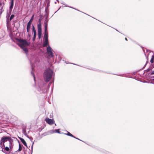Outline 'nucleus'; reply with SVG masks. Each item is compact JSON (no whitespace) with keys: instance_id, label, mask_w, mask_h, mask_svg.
<instances>
[{"instance_id":"f257e3e1","label":"nucleus","mask_w":154,"mask_h":154,"mask_svg":"<svg viewBox=\"0 0 154 154\" xmlns=\"http://www.w3.org/2000/svg\"><path fill=\"white\" fill-rule=\"evenodd\" d=\"M53 73V71L49 68L45 70L44 73V79L45 82H48L49 81L51 78Z\"/></svg>"},{"instance_id":"f03ea898","label":"nucleus","mask_w":154,"mask_h":154,"mask_svg":"<svg viewBox=\"0 0 154 154\" xmlns=\"http://www.w3.org/2000/svg\"><path fill=\"white\" fill-rule=\"evenodd\" d=\"M3 147H4V150H2L4 152H5L4 151L5 150L6 151H11L13 147L12 140L9 142L5 143V146H2L1 147L3 149Z\"/></svg>"},{"instance_id":"7ed1b4c3","label":"nucleus","mask_w":154,"mask_h":154,"mask_svg":"<svg viewBox=\"0 0 154 154\" xmlns=\"http://www.w3.org/2000/svg\"><path fill=\"white\" fill-rule=\"evenodd\" d=\"M12 139L10 137L4 136L1 139L0 141V144L1 146L3 144L2 146H5V143H7V142L8 141L9 142L12 141Z\"/></svg>"},{"instance_id":"20e7f679","label":"nucleus","mask_w":154,"mask_h":154,"mask_svg":"<svg viewBox=\"0 0 154 154\" xmlns=\"http://www.w3.org/2000/svg\"><path fill=\"white\" fill-rule=\"evenodd\" d=\"M18 42L19 43L18 45L21 48H24L26 46H28L29 44L25 40L20 39H18Z\"/></svg>"},{"instance_id":"39448f33","label":"nucleus","mask_w":154,"mask_h":154,"mask_svg":"<svg viewBox=\"0 0 154 154\" xmlns=\"http://www.w3.org/2000/svg\"><path fill=\"white\" fill-rule=\"evenodd\" d=\"M47 22L48 21L45 22V33L44 35V38L45 39V40H48V32L47 30Z\"/></svg>"},{"instance_id":"423d86ee","label":"nucleus","mask_w":154,"mask_h":154,"mask_svg":"<svg viewBox=\"0 0 154 154\" xmlns=\"http://www.w3.org/2000/svg\"><path fill=\"white\" fill-rule=\"evenodd\" d=\"M47 51L49 56L51 57L53 56V54L52 51V49L50 46H49L47 47Z\"/></svg>"},{"instance_id":"0eeeda50","label":"nucleus","mask_w":154,"mask_h":154,"mask_svg":"<svg viewBox=\"0 0 154 154\" xmlns=\"http://www.w3.org/2000/svg\"><path fill=\"white\" fill-rule=\"evenodd\" d=\"M45 120L46 122L50 125H52L54 123V121L51 119L46 118Z\"/></svg>"},{"instance_id":"6e6552de","label":"nucleus","mask_w":154,"mask_h":154,"mask_svg":"<svg viewBox=\"0 0 154 154\" xmlns=\"http://www.w3.org/2000/svg\"><path fill=\"white\" fill-rule=\"evenodd\" d=\"M20 139V140L22 143L26 146L27 147V144L26 142L23 139L21 138H19Z\"/></svg>"},{"instance_id":"1a4fd4ad","label":"nucleus","mask_w":154,"mask_h":154,"mask_svg":"<svg viewBox=\"0 0 154 154\" xmlns=\"http://www.w3.org/2000/svg\"><path fill=\"white\" fill-rule=\"evenodd\" d=\"M31 23H28L27 26V32H29V31L30 27H31Z\"/></svg>"},{"instance_id":"9d476101","label":"nucleus","mask_w":154,"mask_h":154,"mask_svg":"<svg viewBox=\"0 0 154 154\" xmlns=\"http://www.w3.org/2000/svg\"><path fill=\"white\" fill-rule=\"evenodd\" d=\"M48 44V40H45L43 42V46L44 47H47Z\"/></svg>"},{"instance_id":"9b49d317","label":"nucleus","mask_w":154,"mask_h":154,"mask_svg":"<svg viewBox=\"0 0 154 154\" xmlns=\"http://www.w3.org/2000/svg\"><path fill=\"white\" fill-rule=\"evenodd\" d=\"M14 0H11V5L10 6V9L11 10L13 8L14 5Z\"/></svg>"},{"instance_id":"f8f14e48","label":"nucleus","mask_w":154,"mask_h":154,"mask_svg":"<svg viewBox=\"0 0 154 154\" xmlns=\"http://www.w3.org/2000/svg\"><path fill=\"white\" fill-rule=\"evenodd\" d=\"M38 31H42L41 24H38L37 26Z\"/></svg>"},{"instance_id":"ddd939ff","label":"nucleus","mask_w":154,"mask_h":154,"mask_svg":"<svg viewBox=\"0 0 154 154\" xmlns=\"http://www.w3.org/2000/svg\"><path fill=\"white\" fill-rule=\"evenodd\" d=\"M67 134H65L66 135H67L68 136H71V137H73L74 138H76L72 134H71L69 132L67 131Z\"/></svg>"},{"instance_id":"4468645a","label":"nucleus","mask_w":154,"mask_h":154,"mask_svg":"<svg viewBox=\"0 0 154 154\" xmlns=\"http://www.w3.org/2000/svg\"><path fill=\"white\" fill-rule=\"evenodd\" d=\"M38 35L39 38H40L42 36V31H38Z\"/></svg>"},{"instance_id":"2eb2a0df","label":"nucleus","mask_w":154,"mask_h":154,"mask_svg":"<svg viewBox=\"0 0 154 154\" xmlns=\"http://www.w3.org/2000/svg\"><path fill=\"white\" fill-rule=\"evenodd\" d=\"M34 15H33L32 17L31 18L30 20L29 21V22H28V23H31H31L32 22V21H33V17H34Z\"/></svg>"},{"instance_id":"dca6fc26","label":"nucleus","mask_w":154,"mask_h":154,"mask_svg":"<svg viewBox=\"0 0 154 154\" xmlns=\"http://www.w3.org/2000/svg\"><path fill=\"white\" fill-rule=\"evenodd\" d=\"M21 48L23 49V50L24 51H25V52L26 53H27L28 52V50L26 48H25V47H24V48Z\"/></svg>"},{"instance_id":"f3484780","label":"nucleus","mask_w":154,"mask_h":154,"mask_svg":"<svg viewBox=\"0 0 154 154\" xmlns=\"http://www.w3.org/2000/svg\"><path fill=\"white\" fill-rule=\"evenodd\" d=\"M154 56H152L151 60L150 61V62L151 63H153L154 62Z\"/></svg>"},{"instance_id":"a211bd4d","label":"nucleus","mask_w":154,"mask_h":154,"mask_svg":"<svg viewBox=\"0 0 154 154\" xmlns=\"http://www.w3.org/2000/svg\"><path fill=\"white\" fill-rule=\"evenodd\" d=\"M22 148L21 146L20 145V144L19 145V148L17 150V151L19 152L20 151L22 150Z\"/></svg>"},{"instance_id":"6ab92c4d","label":"nucleus","mask_w":154,"mask_h":154,"mask_svg":"<svg viewBox=\"0 0 154 154\" xmlns=\"http://www.w3.org/2000/svg\"><path fill=\"white\" fill-rule=\"evenodd\" d=\"M32 31L33 32V33H36V31L33 26Z\"/></svg>"},{"instance_id":"aec40b11","label":"nucleus","mask_w":154,"mask_h":154,"mask_svg":"<svg viewBox=\"0 0 154 154\" xmlns=\"http://www.w3.org/2000/svg\"><path fill=\"white\" fill-rule=\"evenodd\" d=\"M33 40L34 41L36 38V33H33Z\"/></svg>"},{"instance_id":"412c9836","label":"nucleus","mask_w":154,"mask_h":154,"mask_svg":"<svg viewBox=\"0 0 154 154\" xmlns=\"http://www.w3.org/2000/svg\"><path fill=\"white\" fill-rule=\"evenodd\" d=\"M14 17V14H12L11 15L10 18V20H11Z\"/></svg>"},{"instance_id":"4be33fe9","label":"nucleus","mask_w":154,"mask_h":154,"mask_svg":"<svg viewBox=\"0 0 154 154\" xmlns=\"http://www.w3.org/2000/svg\"><path fill=\"white\" fill-rule=\"evenodd\" d=\"M23 133H24V134L25 135H26V129H23Z\"/></svg>"},{"instance_id":"5701e85b","label":"nucleus","mask_w":154,"mask_h":154,"mask_svg":"<svg viewBox=\"0 0 154 154\" xmlns=\"http://www.w3.org/2000/svg\"><path fill=\"white\" fill-rule=\"evenodd\" d=\"M55 131L57 133H60V131L59 129H56Z\"/></svg>"},{"instance_id":"b1692460","label":"nucleus","mask_w":154,"mask_h":154,"mask_svg":"<svg viewBox=\"0 0 154 154\" xmlns=\"http://www.w3.org/2000/svg\"><path fill=\"white\" fill-rule=\"evenodd\" d=\"M39 24H41V20L40 19H39L38 20Z\"/></svg>"},{"instance_id":"393cba45","label":"nucleus","mask_w":154,"mask_h":154,"mask_svg":"<svg viewBox=\"0 0 154 154\" xmlns=\"http://www.w3.org/2000/svg\"><path fill=\"white\" fill-rule=\"evenodd\" d=\"M154 74V71H152L151 73V75Z\"/></svg>"},{"instance_id":"a878e982","label":"nucleus","mask_w":154,"mask_h":154,"mask_svg":"<svg viewBox=\"0 0 154 154\" xmlns=\"http://www.w3.org/2000/svg\"><path fill=\"white\" fill-rule=\"evenodd\" d=\"M2 5V3L0 2V6H1Z\"/></svg>"},{"instance_id":"bb28decb","label":"nucleus","mask_w":154,"mask_h":154,"mask_svg":"<svg viewBox=\"0 0 154 154\" xmlns=\"http://www.w3.org/2000/svg\"><path fill=\"white\" fill-rule=\"evenodd\" d=\"M125 40H126V41H128V39H127V38H125Z\"/></svg>"},{"instance_id":"cd10ccee","label":"nucleus","mask_w":154,"mask_h":154,"mask_svg":"<svg viewBox=\"0 0 154 154\" xmlns=\"http://www.w3.org/2000/svg\"><path fill=\"white\" fill-rule=\"evenodd\" d=\"M153 80H154V79H153Z\"/></svg>"}]
</instances>
